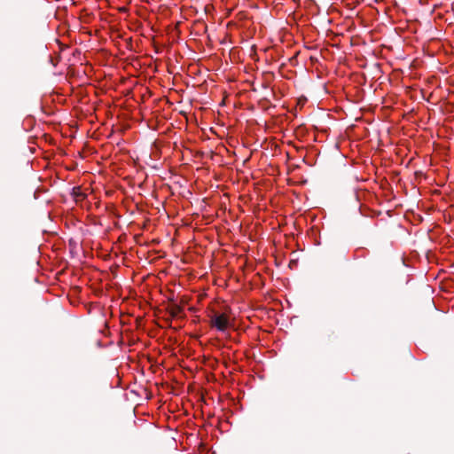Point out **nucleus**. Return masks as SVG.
Here are the masks:
<instances>
[{"label":"nucleus","mask_w":454,"mask_h":454,"mask_svg":"<svg viewBox=\"0 0 454 454\" xmlns=\"http://www.w3.org/2000/svg\"><path fill=\"white\" fill-rule=\"evenodd\" d=\"M211 325L218 331L223 332L229 326V318L225 314H215L211 317Z\"/></svg>","instance_id":"obj_1"},{"label":"nucleus","mask_w":454,"mask_h":454,"mask_svg":"<svg viewBox=\"0 0 454 454\" xmlns=\"http://www.w3.org/2000/svg\"><path fill=\"white\" fill-rule=\"evenodd\" d=\"M168 311L169 312L172 319L174 317H177L183 312V308L176 303H172L168 307Z\"/></svg>","instance_id":"obj_2"},{"label":"nucleus","mask_w":454,"mask_h":454,"mask_svg":"<svg viewBox=\"0 0 454 454\" xmlns=\"http://www.w3.org/2000/svg\"><path fill=\"white\" fill-rule=\"evenodd\" d=\"M73 195L76 200H82L86 197V194L81 191L80 187H74L73 189Z\"/></svg>","instance_id":"obj_3"}]
</instances>
